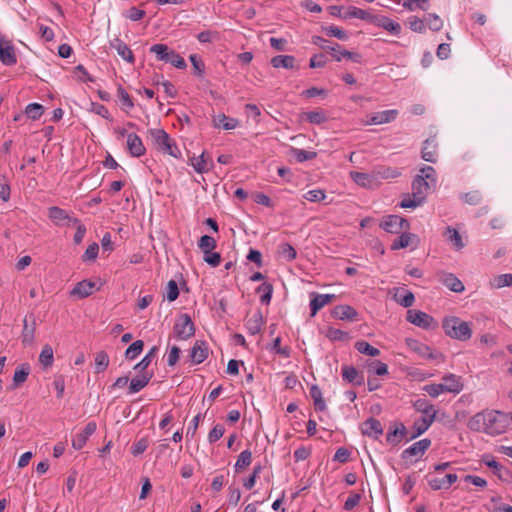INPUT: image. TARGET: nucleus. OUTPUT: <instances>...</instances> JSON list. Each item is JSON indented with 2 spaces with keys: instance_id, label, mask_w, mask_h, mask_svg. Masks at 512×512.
<instances>
[{
  "instance_id": "obj_22",
  "label": "nucleus",
  "mask_w": 512,
  "mask_h": 512,
  "mask_svg": "<svg viewBox=\"0 0 512 512\" xmlns=\"http://www.w3.org/2000/svg\"><path fill=\"white\" fill-rule=\"evenodd\" d=\"M437 157V142L435 138L425 140L422 148V158L427 162L435 163Z\"/></svg>"
},
{
  "instance_id": "obj_27",
  "label": "nucleus",
  "mask_w": 512,
  "mask_h": 512,
  "mask_svg": "<svg viewBox=\"0 0 512 512\" xmlns=\"http://www.w3.org/2000/svg\"><path fill=\"white\" fill-rule=\"evenodd\" d=\"M111 48L115 49L119 56L129 63L134 62V56L131 49L120 39L116 38L110 42Z\"/></svg>"
},
{
  "instance_id": "obj_7",
  "label": "nucleus",
  "mask_w": 512,
  "mask_h": 512,
  "mask_svg": "<svg viewBox=\"0 0 512 512\" xmlns=\"http://www.w3.org/2000/svg\"><path fill=\"white\" fill-rule=\"evenodd\" d=\"M315 44L319 45L321 48L329 51L333 58L337 61H340L342 58L347 57L350 59H354L355 57H358L357 54H353L345 49H342L339 44H331L327 40L317 37L314 41Z\"/></svg>"
},
{
  "instance_id": "obj_14",
  "label": "nucleus",
  "mask_w": 512,
  "mask_h": 512,
  "mask_svg": "<svg viewBox=\"0 0 512 512\" xmlns=\"http://www.w3.org/2000/svg\"><path fill=\"white\" fill-rule=\"evenodd\" d=\"M361 431L363 435L377 439L382 435L383 428L379 420L371 417L362 423Z\"/></svg>"
},
{
  "instance_id": "obj_25",
  "label": "nucleus",
  "mask_w": 512,
  "mask_h": 512,
  "mask_svg": "<svg viewBox=\"0 0 512 512\" xmlns=\"http://www.w3.org/2000/svg\"><path fill=\"white\" fill-rule=\"evenodd\" d=\"M48 216L56 225H64L65 221L72 223V220L74 219L71 218L64 209L57 206L49 208Z\"/></svg>"
},
{
  "instance_id": "obj_26",
  "label": "nucleus",
  "mask_w": 512,
  "mask_h": 512,
  "mask_svg": "<svg viewBox=\"0 0 512 512\" xmlns=\"http://www.w3.org/2000/svg\"><path fill=\"white\" fill-rule=\"evenodd\" d=\"M433 188L427 184L421 177H415L412 181L411 189L419 199L426 201L429 190Z\"/></svg>"
},
{
  "instance_id": "obj_54",
  "label": "nucleus",
  "mask_w": 512,
  "mask_h": 512,
  "mask_svg": "<svg viewBox=\"0 0 512 512\" xmlns=\"http://www.w3.org/2000/svg\"><path fill=\"white\" fill-rule=\"evenodd\" d=\"M165 62L171 63L174 67L179 69H184L187 66L184 58L173 50L170 51Z\"/></svg>"
},
{
  "instance_id": "obj_45",
  "label": "nucleus",
  "mask_w": 512,
  "mask_h": 512,
  "mask_svg": "<svg viewBox=\"0 0 512 512\" xmlns=\"http://www.w3.org/2000/svg\"><path fill=\"white\" fill-rule=\"evenodd\" d=\"M350 177L355 183L362 187H371L373 179L369 174L361 172H350Z\"/></svg>"
},
{
  "instance_id": "obj_32",
  "label": "nucleus",
  "mask_w": 512,
  "mask_h": 512,
  "mask_svg": "<svg viewBox=\"0 0 512 512\" xmlns=\"http://www.w3.org/2000/svg\"><path fill=\"white\" fill-rule=\"evenodd\" d=\"M468 427L477 432L486 433V411L475 414L468 422Z\"/></svg>"
},
{
  "instance_id": "obj_10",
  "label": "nucleus",
  "mask_w": 512,
  "mask_h": 512,
  "mask_svg": "<svg viewBox=\"0 0 512 512\" xmlns=\"http://www.w3.org/2000/svg\"><path fill=\"white\" fill-rule=\"evenodd\" d=\"M406 319L411 324H414L418 327L427 329L430 327L433 322V318L425 312L420 310L410 309L407 311Z\"/></svg>"
},
{
  "instance_id": "obj_34",
  "label": "nucleus",
  "mask_w": 512,
  "mask_h": 512,
  "mask_svg": "<svg viewBox=\"0 0 512 512\" xmlns=\"http://www.w3.org/2000/svg\"><path fill=\"white\" fill-rule=\"evenodd\" d=\"M263 325V316L260 312L254 313L246 320V328L251 335H256L261 331Z\"/></svg>"
},
{
  "instance_id": "obj_59",
  "label": "nucleus",
  "mask_w": 512,
  "mask_h": 512,
  "mask_svg": "<svg viewBox=\"0 0 512 512\" xmlns=\"http://www.w3.org/2000/svg\"><path fill=\"white\" fill-rule=\"evenodd\" d=\"M95 365L97 368V372H101L105 370L109 365V357L106 352L101 351L98 352L95 356Z\"/></svg>"
},
{
  "instance_id": "obj_31",
  "label": "nucleus",
  "mask_w": 512,
  "mask_h": 512,
  "mask_svg": "<svg viewBox=\"0 0 512 512\" xmlns=\"http://www.w3.org/2000/svg\"><path fill=\"white\" fill-rule=\"evenodd\" d=\"M417 237L416 235L412 233H408L406 231L401 232V235L396 237L393 242L391 243V249L392 250H399L403 248L409 247L413 240H415Z\"/></svg>"
},
{
  "instance_id": "obj_30",
  "label": "nucleus",
  "mask_w": 512,
  "mask_h": 512,
  "mask_svg": "<svg viewBox=\"0 0 512 512\" xmlns=\"http://www.w3.org/2000/svg\"><path fill=\"white\" fill-rule=\"evenodd\" d=\"M207 356L208 351L204 346V342H195L190 352L191 361L195 364H200L207 358Z\"/></svg>"
},
{
  "instance_id": "obj_9",
  "label": "nucleus",
  "mask_w": 512,
  "mask_h": 512,
  "mask_svg": "<svg viewBox=\"0 0 512 512\" xmlns=\"http://www.w3.org/2000/svg\"><path fill=\"white\" fill-rule=\"evenodd\" d=\"M407 346L412 352L424 359H436L442 356L440 353L434 352L428 345L415 339H407Z\"/></svg>"
},
{
  "instance_id": "obj_51",
  "label": "nucleus",
  "mask_w": 512,
  "mask_h": 512,
  "mask_svg": "<svg viewBox=\"0 0 512 512\" xmlns=\"http://www.w3.org/2000/svg\"><path fill=\"white\" fill-rule=\"evenodd\" d=\"M171 50H169L166 44H154L150 48V52L154 53L158 60L164 61L168 57Z\"/></svg>"
},
{
  "instance_id": "obj_28",
  "label": "nucleus",
  "mask_w": 512,
  "mask_h": 512,
  "mask_svg": "<svg viewBox=\"0 0 512 512\" xmlns=\"http://www.w3.org/2000/svg\"><path fill=\"white\" fill-rule=\"evenodd\" d=\"M431 424L432 423L430 418L425 419L420 417L419 419H416L411 427V430H409L410 440H413L426 432Z\"/></svg>"
},
{
  "instance_id": "obj_62",
  "label": "nucleus",
  "mask_w": 512,
  "mask_h": 512,
  "mask_svg": "<svg viewBox=\"0 0 512 512\" xmlns=\"http://www.w3.org/2000/svg\"><path fill=\"white\" fill-rule=\"evenodd\" d=\"M157 348L156 347H153L145 356L144 358L135 365L134 369L135 370H140L141 372L146 370V368L150 365V363L152 362V359L155 355V352H156Z\"/></svg>"
},
{
  "instance_id": "obj_44",
  "label": "nucleus",
  "mask_w": 512,
  "mask_h": 512,
  "mask_svg": "<svg viewBox=\"0 0 512 512\" xmlns=\"http://www.w3.org/2000/svg\"><path fill=\"white\" fill-rule=\"evenodd\" d=\"M117 95L122 104V109L125 112H129L134 107V103H133L130 95L121 86L118 87V89H117Z\"/></svg>"
},
{
  "instance_id": "obj_33",
  "label": "nucleus",
  "mask_w": 512,
  "mask_h": 512,
  "mask_svg": "<svg viewBox=\"0 0 512 512\" xmlns=\"http://www.w3.org/2000/svg\"><path fill=\"white\" fill-rule=\"evenodd\" d=\"M271 65L274 68L293 69L295 67V57L292 55H277L271 59Z\"/></svg>"
},
{
  "instance_id": "obj_64",
  "label": "nucleus",
  "mask_w": 512,
  "mask_h": 512,
  "mask_svg": "<svg viewBox=\"0 0 512 512\" xmlns=\"http://www.w3.org/2000/svg\"><path fill=\"white\" fill-rule=\"evenodd\" d=\"M225 433V428L222 424L215 425L208 434V441L214 443L218 441Z\"/></svg>"
},
{
  "instance_id": "obj_18",
  "label": "nucleus",
  "mask_w": 512,
  "mask_h": 512,
  "mask_svg": "<svg viewBox=\"0 0 512 512\" xmlns=\"http://www.w3.org/2000/svg\"><path fill=\"white\" fill-rule=\"evenodd\" d=\"M0 60L7 66H12L17 62L14 47L8 41L0 40Z\"/></svg>"
},
{
  "instance_id": "obj_46",
  "label": "nucleus",
  "mask_w": 512,
  "mask_h": 512,
  "mask_svg": "<svg viewBox=\"0 0 512 512\" xmlns=\"http://www.w3.org/2000/svg\"><path fill=\"white\" fill-rule=\"evenodd\" d=\"M366 370L368 377H374L376 375H384V363L380 361H369L366 363Z\"/></svg>"
},
{
  "instance_id": "obj_16",
  "label": "nucleus",
  "mask_w": 512,
  "mask_h": 512,
  "mask_svg": "<svg viewBox=\"0 0 512 512\" xmlns=\"http://www.w3.org/2000/svg\"><path fill=\"white\" fill-rule=\"evenodd\" d=\"M334 298H335L334 294L311 293V300H310L311 316H315L321 308H323L325 305L331 303Z\"/></svg>"
},
{
  "instance_id": "obj_20",
  "label": "nucleus",
  "mask_w": 512,
  "mask_h": 512,
  "mask_svg": "<svg viewBox=\"0 0 512 512\" xmlns=\"http://www.w3.org/2000/svg\"><path fill=\"white\" fill-rule=\"evenodd\" d=\"M190 165L198 173H206L212 168V163L208 155L203 152L200 156H193L189 159Z\"/></svg>"
},
{
  "instance_id": "obj_53",
  "label": "nucleus",
  "mask_w": 512,
  "mask_h": 512,
  "mask_svg": "<svg viewBox=\"0 0 512 512\" xmlns=\"http://www.w3.org/2000/svg\"><path fill=\"white\" fill-rule=\"evenodd\" d=\"M257 292H263L260 297L262 304H269L272 298L273 286L269 283H264L257 288Z\"/></svg>"
},
{
  "instance_id": "obj_21",
  "label": "nucleus",
  "mask_w": 512,
  "mask_h": 512,
  "mask_svg": "<svg viewBox=\"0 0 512 512\" xmlns=\"http://www.w3.org/2000/svg\"><path fill=\"white\" fill-rule=\"evenodd\" d=\"M153 374L147 371L142 372L130 381L129 394H135L146 387L151 380Z\"/></svg>"
},
{
  "instance_id": "obj_23",
  "label": "nucleus",
  "mask_w": 512,
  "mask_h": 512,
  "mask_svg": "<svg viewBox=\"0 0 512 512\" xmlns=\"http://www.w3.org/2000/svg\"><path fill=\"white\" fill-rule=\"evenodd\" d=\"M457 479L458 477L455 473H449L441 478L430 479L429 485L433 490L448 489Z\"/></svg>"
},
{
  "instance_id": "obj_55",
  "label": "nucleus",
  "mask_w": 512,
  "mask_h": 512,
  "mask_svg": "<svg viewBox=\"0 0 512 512\" xmlns=\"http://www.w3.org/2000/svg\"><path fill=\"white\" fill-rule=\"evenodd\" d=\"M423 390L431 397L436 398L442 393H446V389L442 383L439 384H427L423 387Z\"/></svg>"
},
{
  "instance_id": "obj_5",
  "label": "nucleus",
  "mask_w": 512,
  "mask_h": 512,
  "mask_svg": "<svg viewBox=\"0 0 512 512\" xmlns=\"http://www.w3.org/2000/svg\"><path fill=\"white\" fill-rule=\"evenodd\" d=\"M409 430L401 421H392L386 432V443L392 446H399L402 442H409Z\"/></svg>"
},
{
  "instance_id": "obj_19",
  "label": "nucleus",
  "mask_w": 512,
  "mask_h": 512,
  "mask_svg": "<svg viewBox=\"0 0 512 512\" xmlns=\"http://www.w3.org/2000/svg\"><path fill=\"white\" fill-rule=\"evenodd\" d=\"M442 379V385H444L447 393L458 394L462 391L463 383L460 376L450 373L445 375Z\"/></svg>"
},
{
  "instance_id": "obj_3",
  "label": "nucleus",
  "mask_w": 512,
  "mask_h": 512,
  "mask_svg": "<svg viewBox=\"0 0 512 512\" xmlns=\"http://www.w3.org/2000/svg\"><path fill=\"white\" fill-rule=\"evenodd\" d=\"M486 423V434L491 436L500 435L508 427L509 415L497 410L486 411Z\"/></svg>"
},
{
  "instance_id": "obj_17",
  "label": "nucleus",
  "mask_w": 512,
  "mask_h": 512,
  "mask_svg": "<svg viewBox=\"0 0 512 512\" xmlns=\"http://www.w3.org/2000/svg\"><path fill=\"white\" fill-rule=\"evenodd\" d=\"M127 149L133 157H140L144 155L146 151L141 138L135 133L127 135Z\"/></svg>"
},
{
  "instance_id": "obj_63",
  "label": "nucleus",
  "mask_w": 512,
  "mask_h": 512,
  "mask_svg": "<svg viewBox=\"0 0 512 512\" xmlns=\"http://www.w3.org/2000/svg\"><path fill=\"white\" fill-rule=\"evenodd\" d=\"M98 252H99V245L94 242L87 247L85 253L82 256V260L83 261H94L98 256Z\"/></svg>"
},
{
  "instance_id": "obj_13",
  "label": "nucleus",
  "mask_w": 512,
  "mask_h": 512,
  "mask_svg": "<svg viewBox=\"0 0 512 512\" xmlns=\"http://www.w3.org/2000/svg\"><path fill=\"white\" fill-rule=\"evenodd\" d=\"M95 290V282H92L90 280H83L78 282L75 285V287L70 291V296L82 299L92 295Z\"/></svg>"
},
{
  "instance_id": "obj_40",
  "label": "nucleus",
  "mask_w": 512,
  "mask_h": 512,
  "mask_svg": "<svg viewBox=\"0 0 512 512\" xmlns=\"http://www.w3.org/2000/svg\"><path fill=\"white\" fill-rule=\"evenodd\" d=\"M445 235L447 240L455 247V249L460 250L464 247L462 237L456 229L447 227Z\"/></svg>"
},
{
  "instance_id": "obj_48",
  "label": "nucleus",
  "mask_w": 512,
  "mask_h": 512,
  "mask_svg": "<svg viewBox=\"0 0 512 512\" xmlns=\"http://www.w3.org/2000/svg\"><path fill=\"white\" fill-rule=\"evenodd\" d=\"M144 343L142 340H136L126 350L125 357L129 360L135 359L143 350Z\"/></svg>"
},
{
  "instance_id": "obj_57",
  "label": "nucleus",
  "mask_w": 512,
  "mask_h": 512,
  "mask_svg": "<svg viewBox=\"0 0 512 512\" xmlns=\"http://www.w3.org/2000/svg\"><path fill=\"white\" fill-rule=\"evenodd\" d=\"M428 26L432 31H439L442 26L443 22L441 18L436 14H429L427 18H425V26Z\"/></svg>"
},
{
  "instance_id": "obj_36",
  "label": "nucleus",
  "mask_w": 512,
  "mask_h": 512,
  "mask_svg": "<svg viewBox=\"0 0 512 512\" xmlns=\"http://www.w3.org/2000/svg\"><path fill=\"white\" fill-rule=\"evenodd\" d=\"M310 396L313 400L314 407L317 411H325L327 406L322 397V392L317 385H312L310 388Z\"/></svg>"
},
{
  "instance_id": "obj_52",
  "label": "nucleus",
  "mask_w": 512,
  "mask_h": 512,
  "mask_svg": "<svg viewBox=\"0 0 512 512\" xmlns=\"http://www.w3.org/2000/svg\"><path fill=\"white\" fill-rule=\"evenodd\" d=\"M43 111V106L38 103H31L25 109L26 115L32 120L39 119L42 116Z\"/></svg>"
},
{
  "instance_id": "obj_6",
  "label": "nucleus",
  "mask_w": 512,
  "mask_h": 512,
  "mask_svg": "<svg viewBox=\"0 0 512 512\" xmlns=\"http://www.w3.org/2000/svg\"><path fill=\"white\" fill-rule=\"evenodd\" d=\"M173 332L176 338L187 340L195 334V326L188 314H181L176 318Z\"/></svg>"
},
{
  "instance_id": "obj_1",
  "label": "nucleus",
  "mask_w": 512,
  "mask_h": 512,
  "mask_svg": "<svg viewBox=\"0 0 512 512\" xmlns=\"http://www.w3.org/2000/svg\"><path fill=\"white\" fill-rule=\"evenodd\" d=\"M442 328L447 336L459 341H467L472 336L471 323L456 316L444 318Z\"/></svg>"
},
{
  "instance_id": "obj_60",
  "label": "nucleus",
  "mask_w": 512,
  "mask_h": 512,
  "mask_svg": "<svg viewBox=\"0 0 512 512\" xmlns=\"http://www.w3.org/2000/svg\"><path fill=\"white\" fill-rule=\"evenodd\" d=\"M72 224L74 226H76V232L74 234V243L75 244H80L83 239H84V236H85V233H86V228L83 224L80 223V221L77 219V218H74L72 220Z\"/></svg>"
},
{
  "instance_id": "obj_41",
  "label": "nucleus",
  "mask_w": 512,
  "mask_h": 512,
  "mask_svg": "<svg viewBox=\"0 0 512 512\" xmlns=\"http://www.w3.org/2000/svg\"><path fill=\"white\" fill-rule=\"evenodd\" d=\"M342 377L348 383L362 384L363 378L358 379V371L352 366L342 368Z\"/></svg>"
},
{
  "instance_id": "obj_58",
  "label": "nucleus",
  "mask_w": 512,
  "mask_h": 512,
  "mask_svg": "<svg viewBox=\"0 0 512 512\" xmlns=\"http://www.w3.org/2000/svg\"><path fill=\"white\" fill-rule=\"evenodd\" d=\"M303 197L310 202H320L326 198V194L321 189H313L306 192Z\"/></svg>"
},
{
  "instance_id": "obj_2",
  "label": "nucleus",
  "mask_w": 512,
  "mask_h": 512,
  "mask_svg": "<svg viewBox=\"0 0 512 512\" xmlns=\"http://www.w3.org/2000/svg\"><path fill=\"white\" fill-rule=\"evenodd\" d=\"M149 135L157 150L175 158L181 156V151L175 141L163 129H151Z\"/></svg>"
},
{
  "instance_id": "obj_4",
  "label": "nucleus",
  "mask_w": 512,
  "mask_h": 512,
  "mask_svg": "<svg viewBox=\"0 0 512 512\" xmlns=\"http://www.w3.org/2000/svg\"><path fill=\"white\" fill-rule=\"evenodd\" d=\"M431 440L428 438L421 439L406 448L401 453V459L406 465H412L422 459L426 451L431 446Z\"/></svg>"
},
{
  "instance_id": "obj_42",
  "label": "nucleus",
  "mask_w": 512,
  "mask_h": 512,
  "mask_svg": "<svg viewBox=\"0 0 512 512\" xmlns=\"http://www.w3.org/2000/svg\"><path fill=\"white\" fill-rule=\"evenodd\" d=\"M355 348L359 353L366 354L372 357L379 356L381 353L378 348L371 346L368 342L363 340L357 341L355 343Z\"/></svg>"
},
{
  "instance_id": "obj_15",
  "label": "nucleus",
  "mask_w": 512,
  "mask_h": 512,
  "mask_svg": "<svg viewBox=\"0 0 512 512\" xmlns=\"http://www.w3.org/2000/svg\"><path fill=\"white\" fill-rule=\"evenodd\" d=\"M409 228L407 219L398 215H389L386 217V232L399 233L402 230Z\"/></svg>"
},
{
  "instance_id": "obj_35",
  "label": "nucleus",
  "mask_w": 512,
  "mask_h": 512,
  "mask_svg": "<svg viewBox=\"0 0 512 512\" xmlns=\"http://www.w3.org/2000/svg\"><path fill=\"white\" fill-rule=\"evenodd\" d=\"M54 362V352L50 345L46 344L43 346L41 353L39 355V363L42 365L43 369H48L53 365Z\"/></svg>"
},
{
  "instance_id": "obj_38",
  "label": "nucleus",
  "mask_w": 512,
  "mask_h": 512,
  "mask_svg": "<svg viewBox=\"0 0 512 512\" xmlns=\"http://www.w3.org/2000/svg\"><path fill=\"white\" fill-rule=\"evenodd\" d=\"M301 118L307 120L311 124H322L327 121L328 117L322 110L309 111L301 114Z\"/></svg>"
},
{
  "instance_id": "obj_24",
  "label": "nucleus",
  "mask_w": 512,
  "mask_h": 512,
  "mask_svg": "<svg viewBox=\"0 0 512 512\" xmlns=\"http://www.w3.org/2000/svg\"><path fill=\"white\" fill-rule=\"evenodd\" d=\"M332 315L339 320L353 321L357 317V312L349 305H338L334 307Z\"/></svg>"
},
{
  "instance_id": "obj_12",
  "label": "nucleus",
  "mask_w": 512,
  "mask_h": 512,
  "mask_svg": "<svg viewBox=\"0 0 512 512\" xmlns=\"http://www.w3.org/2000/svg\"><path fill=\"white\" fill-rule=\"evenodd\" d=\"M392 298L397 304L404 308L411 307L415 302L414 294L404 287L394 288Z\"/></svg>"
},
{
  "instance_id": "obj_8",
  "label": "nucleus",
  "mask_w": 512,
  "mask_h": 512,
  "mask_svg": "<svg viewBox=\"0 0 512 512\" xmlns=\"http://www.w3.org/2000/svg\"><path fill=\"white\" fill-rule=\"evenodd\" d=\"M346 18H358L365 21H368L370 23H373L377 26H383L384 25V19L381 16L374 15L371 12L367 10H363L358 7H348L347 11L345 13Z\"/></svg>"
},
{
  "instance_id": "obj_56",
  "label": "nucleus",
  "mask_w": 512,
  "mask_h": 512,
  "mask_svg": "<svg viewBox=\"0 0 512 512\" xmlns=\"http://www.w3.org/2000/svg\"><path fill=\"white\" fill-rule=\"evenodd\" d=\"M280 255L287 261H292L296 258V250L288 243H283L279 247Z\"/></svg>"
},
{
  "instance_id": "obj_50",
  "label": "nucleus",
  "mask_w": 512,
  "mask_h": 512,
  "mask_svg": "<svg viewBox=\"0 0 512 512\" xmlns=\"http://www.w3.org/2000/svg\"><path fill=\"white\" fill-rule=\"evenodd\" d=\"M28 375H29V366L28 365H22L21 367L17 368L15 370V373L13 376L14 385L19 386L20 384L24 383L27 380Z\"/></svg>"
},
{
  "instance_id": "obj_37",
  "label": "nucleus",
  "mask_w": 512,
  "mask_h": 512,
  "mask_svg": "<svg viewBox=\"0 0 512 512\" xmlns=\"http://www.w3.org/2000/svg\"><path fill=\"white\" fill-rule=\"evenodd\" d=\"M425 202L422 199H419L415 193H406L403 194L402 200L400 202L401 208H412L415 209L421 205H423Z\"/></svg>"
},
{
  "instance_id": "obj_47",
  "label": "nucleus",
  "mask_w": 512,
  "mask_h": 512,
  "mask_svg": "<svg viewBox=\"0 0 512 512\" xmlns=\"http://www.w3.org/2000/svg\"><path fill=\"white\" fill-rule=\"evenodd\" d=\"M252 462V453L249 450L242 451L235 463V470L239 471L243 468L248 467Z\"/></svg>"
},
{
  "instance_id": "obj_11",
  "label": "nucleus",
  "mask_w": 512,
  "mask_h": 512,
  "mask_svg": "<svg viewBox=\"0 0 512 512\" xmlns=\"http://www.w3.org/2000/svg\"><path fill=\"white\" fill-rule=\"evenodd\" d=\"M438 281L441 282L444 286L449 288L451 291L456 293H461L464 291V284L459 280L454 274L447 272H438L437 273Z\"/></svg>"
},
{
  "instance_id": "obj_29",
  "label": "nucleus",
  "mask_w": 512,
  "mask_h": 512,
  "mask_svg": "<svg viewBox=\"0 0 512 512\" xmlns=\"http://www.w3.org/2000/svg\"><path fill=\"white\" fill-rule=\"evenodd\" d=\"M213 125L216 128H223L225 130L235 129L239 121L235 118L226 116L225 114H218L213 117Z\"/></svg>"
},
{
  "instance_id": "obj_43",
  "label": "nucleus",
  "mask_w": 512,
  "mask_h": 512,
  "mask_svg": "<svg viewBox=\"0 0 512 512\" xmlns=\"http://www.w3.org/2000/svg\"><path fill=\"white\" fill-rule=\"evenodd\" d=\"M216 246V240L209 235H203L198 243V247L203 252V254H208L209 252L213 251Z\"/></svg>"
},
{
  "instance_id": "obj_39",
  "label": "nucleus",
  "mask_w": 512,
  "mask_h": 512,
  "mask_svg": "<svg viewBox=\"0 0 512 512\" xmlns=\"http://www.w3.org/2000/svg\"><path fill=\"white\" fill-rule=\"evenodd\" d=\"M419 174L416 177H421L424 181L432 187L436 185V171L432 166H423L419 170Z\"/></svg>"
},
{
  "instance_id": "obj_61",
  "label": "nucleus",
  "mask_w": 512,
  "mask_h": 512,
  "mask_svg": "<svg viewBox=\"0 0 512 512\" xmlns=\"http://www.w3.org/2000/svg\"><path fill=\"white\" fill-rule=\"evenodd\" d=\"M179 296V288L175 280H170L166 287V298L172 302L175 301Z\"/></svg>"
},
{
  "instance_id": "obj_49",
  "label": "nucleus",
  "mask_w": 512,
  "mask_h": 512,
  "mask_svg": "<svg viewBox=\"0 0 512 512\" xmlns=\"http://www.w3.org/2000/svg\"><path fill=\"white\" fill-rule=\"evenodd\" d=\"M491 284L493 287H495L497 289H500V288H503L506 286H511L512 285V274L507 273V274H501V275L495 276L493 278Z\"/></svg>"
}]
</instances>
